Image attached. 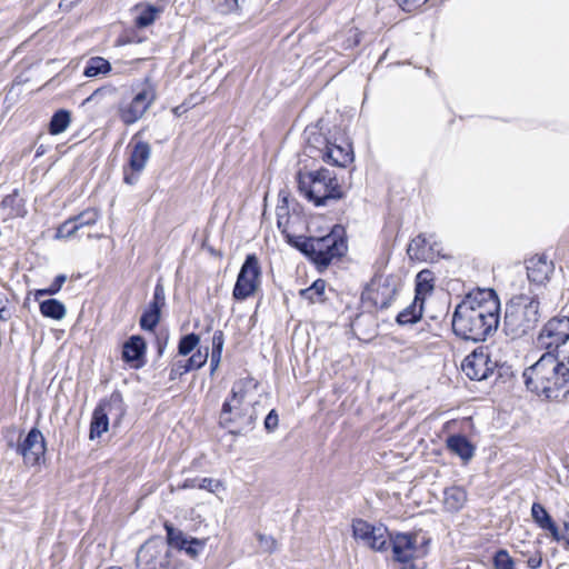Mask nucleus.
Returning <instances> with one entry per match:
<instances>
[{
    "mask_svg": "<svg viewBox=\"0 0 569 569\" xmlns=\"http://www.w3.org/2000/svg\"><path fill=\"white\" fill-rule=\"evenodd\" d=\"M3 438L7 441L8 448L16 449L18 442H21L22 430H20L17 426H9L2 431Z\"/></svg>",
    "mask_w": 569,
    "mask_h": 569,
    "instance_id": "obj_39",
    "label": "nucleus"
},
{
    "mask_svg": "<svg viewBox=\"0 0 569 569\" xmlns=\"http://www.w3.org/2000/svg\"><path fill=\"white\" fill-rule=\"evenodd\" d=\"M403 11H412L425 4L428 0H395Z\"/></svg>",
    "mask_w": 569,
    "mask_h": 569,
    "instance_id": "obj_46",
    "label": "nucleus"
},
{
    "mask_svg": "<svg viewBox=\"0 0 569 569\" xmlns=\"http://www.w3.org/2000/svg\"><path fill=\"white\" fill-rule=\"evenodd\" d=\"M531 516L535 522L545 531H548L551 539H558V529L559 527L552 520L546 508L535 502L531 507Z\"/></svg>",
    "mask_w": 569,
    "mask_h": 569,
    "instance_id": "obj_21",
    "label": "nucleus"
},
{
    "mask_svg": "<svg viewBox=\"0 0 569 569\" xmlns=\"http://www.w3.org/2000/svg\"><path fill=\"white\" fill-rule=\"evenodd\" d=\"M40 312L47 318L61 320L66 317L67 309L59 300L48 299L40 303Z\"/></svg>",
    "mask_w": 569,
    "mask_h": 569,
    "instance_id": "obj_28",
    "label": "nucleus"
},
{
    "mask_svg": "<svg viewBox=\"0 0 569 569\" xmlns=\"http://www.w3.org/2000/svg\"><path fill=\"white\" fill-rule=\"evenodd\" d=\"M432 238L433 236L427 238L425 234L413 238L407 249L409 258L417 261H432L436 259L440 254V249L437 241H431Z\"/></svg>",
    "mask_w": 569,
    "mask_h": 569,
    "instance_id": "obj_18",
    "label": "nucleus"
},
{
    "mask_svg": "<svg viewBox=\"0 0 569 569\" xmlns=\"http://www.w3.org/2000/svg\"><path fill=\"white\" fill-rule=\"evenodd\" d=\"M114 90L113 89H106V88H100V89H97L96 91L92 92L91 96H89L87 98V102H99L100 99L107 93V92H110L112 93Z\"/></svg>",
    "mask_w": 569,
    "mask_h": 569,
    "instance_id": "obj_48",
    "label": "nucleus"
},
{
    "mask_svg": "<svg viewBox=\"0 0 569 569\" xmlns=\"http://www.w3.org/2000/svg\"><path fill=\"white\" fill-rule=\"evenodd\" d=\"M277 224L278 228L281 230L282 233H284L289 240L290 243H293L295 241L288 233V223H289V216H288V209L286 207H279L277 210Z\"/></svg>",
    "mask_w": 569,
    "mask_h": 569,
    "instance_id": "obj_42",
    "label": "nucleus"
},
{
    "mask_svg": "<svg viewBox=\"0 0 569 569\" xmlns=\"http://www.w3.org/2000/svg\"><path fill=\"white\" fill-rule=\"evenodd\" d=\"M495 365L491 362L489 355L479 348L468 355L462 363L461 369L471 380H486L493 372Z\"/></svg>",
    "mask_w": 569,
    "mask_h": 569,
    "instance_id": "obj_14",
    "label": "nucleus"
},
{
    "mask_svg": "<svg viewBox=\"0 0 569 569\" xmlns=\"http://www.w3.org/2000/svg\"><path fill=\"white\" fill-rule=\"evenodd\" d=\"M321 157L326 162L338 167H346L353 161V151L349 143L342 147L327 142L325 150L321 151Z\"/></svg>",
    "mask_w": 569,
    "mask_h": 569,
    "instance_id": "obj_20",
    "label": "nucleus"
},
{
    "mask_svg": "<svg viewBox=\"0 0 569 569\" xmlns=\"http://www.w3.org/2000/svg\"><path fill=\"white\" fill-rule=\"evenodd\" d=\"M542 563V557L539 551H536L533 556L529 557L527 560V566L530 569H538Z\"/></svg>",
    "mask_w": 569,
    "mask_h": 569,
    "instance_id": "obj_49",
    "label": "nucleus"
},
{
    "mask_svg": "<svg viewBox=\"0 0 569 569\" xmlns=\"http://www.w3.org/2000/svg\"><path fill=\"white\" fill-rule=\"evenodd\" d=\"M71 122V113L68 110L61 109L53 113L50 123L49 132L51 134H60L69 127Z\"/></svg>",
    "mask_w": 569,
    "mask_h": 569,
    "instance_id": "obj_31",
    "label": "nucleus"
},
{
    "mask_svg": "<svg viewBox=\"0 0 569 569\" xmlns=\"http://www.w3.org/2000/svg\"><path fill=\"white\" fill-rule=\"evenodd\" d=\"M257 539L262 552L272 553L277 549V541L272 536L257 533Z\"/></svg>",
    "mask_w": 569,
    "mask_h": 569,
    "instance_id": "obj_43",
    "label": "nucleus"
},
{
    "mask_svg": "<svg viewBox=\"0 0 569 569\" xmlns=\"http://www.w3.org/2000/svg\"><path fill=\"white\" fill-rule=\"evenodd\" d=\"M539 318L538 299L530 295H517L506 307L505 332L512 339L520 338L536 327Z\"/></svg>",
    "mask_w": 569,
    "mask_h": 569,
    "instance_id": "obj_5",
    "label": "nucleus"
},
{
    "mask_svg": "<svg viewBox=\"0 0 569 569\" xmlns=\"http://www.w3.org/2000/svg\"><path fill=\"white\" fill-rule=\"evenodd\" d=\"M552 540L562 543L563 549L569 551V521H563L562 529H558V539Z\"/></svg>",
    "mask_w": 569,
    "mask_h": 569,
    "instance_id": "obj_44",
    "label": "nucleus"
},
{
    "mask_svg": "<svg viewBox=\"0 0 569 569\" xmlns=\"http://www.w3.org/2000/svg\"><path fill=\"white\" fill-rule=\"evenodd\" d=\"M208 356H209L208 349H206L204 351L199 349L183 365L178 366L179 368L182 369L180 375L183 373V372H188V371H191V370L199 369L202 366H204V363L208 360Z\"/></svg>",
    "mask_w": 569,
    "mask_h": 569,
    "instance_id": "obj_35",
    "label": "nucleus"
},
{
    "mask_svg": "<svg viewBox=\"0 0 569 569\" xmlns=\"http://www.w3.org/2000/svg\"><path fill=\"white\" fill-rule=\"evenodd\" d=\"M352 535L356 540L375 551L387 550L389 532L381 525L375 526L362 519L352 521Z\"/></svg>",
    "mask_w": 569,
    "mask_h": 569,
    "instance_id": "obj_11",
    "label": "nucleus"
},
{
    "mask_svg": "<svg viewBox=\"0 0 569 569\" xmlns=\"http://www.w3.org/2000/svg\"><path fill=\"white\" fill-rule=\"evenodd\" d=\"M256 387L250 379H240L231 388L230 398L226 399L220 412V425L229 428L231 433L240 435L252 429L257 419L246 407L249 389Z\"/></svg>",
    "mask_w": 569,
    "mask_h": 569,
    "instance_id": "obj_3",
    "label": "nucleus"
},
{
    "mask_svg": "<svg viewBox=\"0 0 569 569\" xmlns=\"http://www.w3.org/2000/svg\"><path fill=\"white\" fill-rule=\"evenodd\" d=\"M144 339L140 336H132L123 345L122 359L126 362L139 361L144 356Z\"/></svg>",
    "mask_w": 569,
    "mask_h": 569,
    "instance_id": "obj_23",
    "label": "nucleus"
},
{
    "mask_svg": "<svg viewBox=\"0 0 569 569\" xmlns=\"http://www.w3.org/2000/svg\"><path fill=\"white\" fill-rule=\"evenodd\" d=\"M166 305V291L163 284L158 281L154 290L152 300L149 302L147 309L143 311L140 318V327L147 331H153L158 326L161 317V309Z\"/></svg>",
    "mask_w": 569,
    "mask_h": 569,
    "instance_id": "obj_16",
    "label": "nucleus"
},
{
    "mask_svg": "<svg viewBox=\"0 0 569 569\" xmlns=\"http://www.w3.org/2000/svg\"><path fill=\"white\" fill-rule=\"evenodd\" d=\"M198 481H199V479H187L182 483L181 488H183V489L198 488Z\"/></svg>",
    "mask_w": 569,
    "mask_h": 569,
    "instance_id": "obj_51",
    "label": "nucleus"
},
{
    "mask_svg": "<svg viewBox=\"0 0 569 569\" xmlns=\"http://www.w3.org/2000/svg\"><path fill=\"white\" fill-rule=\"evenodd\" d=\"M13 199V196H8L3 199L2 203L3 204H7L9 201H11Z\"/></svg>",
    "mask_w": 569,
    "mask_h": 569,
    "instance_id": "obj_54",
    "label": "nucleus"
},
{
    "mask_svg": "<svg viewBox=\"0 0 569 569\" xmlns=\"http://www.w3.org/2000/svg\"><path fill=\"white\" fill-rule=\"evenodd\" d=\"M224 345V336L221 330L214 331L212 336V351H211V375L217 370L221 361L222 350Z\"/></svg>",
    "mask_w": 569,
    "mask_h": 569,
    "instance_id": "obj_33",
    "label": "nucleus"
},
{
    "mask_svg": "<svg viewBox=\"0 0 569 569\" xmlns=\"http://www.w3.org/2000/svg\"><path fill=\"white\" fill-rule=\"evenodd\" d=\"M298 188L301 194L315 206H327L331 200H340L345 192L336 174L326 168L298 174Z\"/></svg>",
    "mask_w": 569,
    "mask_h": 569,
    "instance_id": "obj_4",
    "label": "nucleus"
},
{
    "mask_svg": "<svg viewBox=\"0 0 569 569\" xmlns=\"http://www.w3.org/2000/svg\"><path fill=\"white\" fill-rule=\"evenodd\" d=\"M396 291V288L390 283L380 284L373 292L372 300L380 309H386L391 305Z\"/></svg>",
    "mask_w": 569,
    "mask_h": 569,
    "instance_id": "obj_30",
    "label": "nucleus"
},
{
    "mask_svg": "<svg viewBox=\"0 0 569 569\" xmlns=\"http://www.w3.org/2000/svg\"><path fill=\"white\" fill-rule=\"evenodd\" d=\"M111 71V64L102 57L90 58L84 67L83 74L93 78L99 74H107Z\"/></svg>",
    "mask_w": 569,
    "mask_h": 569,
    "instance_id": "obj_29",
    "label": "nucleus"
},
{
    "mask_svg": "<svg viewBox=\"0 0 569 569\" xmlns=\"http://www.w3.org/2000/svg\"><path fill=\"white\" fill-rule=\"evenodd\" d=\"M159 10L154 7H148L137 18L136 23L138 27H148L154 22Z\"/></svg>",
    "mask_w": 569,
    "mask_h": 569,
    "instance_id": "obj_41",
    "label": "nucleus"
},
{
    "mask_svg": "<svg viewBox=\"0 0 569 569\" xmlns=\"http://www.w3.org/2000/svg\"><path fill=\"white\" fill-rule=\"evenodd\" d=\"M71 1L69 0H61L60 8H68L70 6Z\"/></svg>",
    "mask_w": 569,
    "mask_h": 569,
    "instance_id": "obj_53",
    "label": "nucleus"
},
{
    "mask_svg": "<svg viewBox=\"0 0 569 569\" xmlns=\"http://www.w3.org/2000/svg\"><path fill=\"white\" fill-rule=\"evenodd\" d=\"M433 289L432 272L429 270H421L416 279V299L423 302V296L430 293Z\"/></svg>",
    "mask_w": 569,
    "mask_h": 569,
    "instance_id": "obj_32",
    "label": "nucleus"
},
{
    "mask_svg": "<svg viewBox=\"0 0 569 569\" xmlns=\"http://www.w3.org/2000/svg\"><path fill=\"white\" fill-rule=\"evenodd\" d=\"M500 322V300L493 289H478L468 293L452 316L453 332L475 342L492 336Z\"/></svg>",
    "mask_w": 569,
    "mask_h": 569,
    "instance_id": "obj_1",
    "label": "nucleus"
},
{
    "mask_svg": "<svg viewBox=\"0 0 569 569\" xmlns=\"http://www.w3.org/2000/svg\"><path fill=\"white\" fill-rule=\"evenodd\" d=\"M325 291L326 281L318 279L310 287L301 289L299 291V296L309 303H321L326 300Z\"/></svg>",
    "mask_w": 569,
    "mask_h": 569,
    "instance_id": "obj_25",
    "label": "nucleus"
},
{
    "mask_svg": "<svg viewBox=\"0 0 569 569\" xmlns=\"http://www.w3.org/2000/svg\"><path fill=\"white\" fill-rule=\"evenodd\" d=\"M107 569H122V568H121V567H116V566H113V567H109V568H107Z\"/></svg>",
    "mask_w": 569,
    "mask_h": 569,
    "instance_id": "obj_56",
    "label": "nucleus"
},
{
    "mask_svg": "<svg viewBox=\"0 0 569 569\" xmlns=\"http://www.w3.org/2000/svg\"><path fill=\"white\" fill-rule=\"evenodd\" d=\"M527 388L550 400H561L569 395V359H559L552 351L523 371Z\"/></svg>",
    "mask_w": 569,
    "mask_h": 569,
    "instance_id": "obj_2",
    "label": "nucleus"
},
{
    "mask_svg": "<svg viewBox=\"0 0 569 569\" xmlns=\"http://www.w3.org/2000/svg\"><path fill=\"white\" fill-rule=\"evenodd\" d=\"M200 338L196 333H189L183 336L178 346V351L181 356L189 355L199 343Z\"/></svg>",
    "mask_w": 569,
    "mask_h": 569,
    "instance_id": "obj_37",
    "label": "nucleus"
},
{
    "mask_svg": "<svg viewBox=\"0 0 569 569\" xmlns=\"http://www.w3.org/2000/svg\"><path fill=\"white\" fill-rule=\"evenodd\" d=\"M23 462L28 466H36L46 452V440L42 432L38 428H32L21 442L16 446Z\"/></svg>",
    "mask_w": 569,
    "mask_h": 569,
    "instance_id": "obj_13",
    "label": "nucleus"
},
{
    "mask_svg": "<svg viewBox=\"0 0 569 569\" xmlns=\"http://www.w3.org/2000/svg\"><path fill=\"white\" fill-rule=\"evenodd\" d=\"M66 280H67L66 274H58L48 288L37 290L36 298H39L44 295L52 296V295L58 293L60 291L61 287L63 286V283L66 282Z\"/></svg>",
    "mask_w": 569,
    "mask_h": 569,
    "instance_id": "obj_40",
    "label": "nucleus"
},
{
    "mask_svg": "<svg viewBox=\"0 0 569 569\" xmlns=\"http://www.w3.org/2000/svg\"><path fill=\"white\" fill-rule=\"evenodd\" d=\"M467 501V493L463 488L453 486L447 488L443 492V505L450 512L459 511Z\"/></svg>",
    "mask_w": 569,
    "mask_h": 569,
    "instance_id": "obj_24",
    "label": "nucleus"
},
{
    "mask_svg": "<svg viewBox=\"0 0 569 569\" xmlns=\"http://www.w3.org/2000/svg\"><path fill=\"white\" fill-rule=\"evenodd\" d=\"M422 305L423 302L415 298L407 308L398 313L397 322L402 326L416 323L422 316Z\"/></svg>",
    "mask_w": 569,
    "mask_h": 569,
    "instance_id": "obj_27",
    "label": "nucleus"
},
{
    "mask_svg": "<svg viewBox=\"0 0 569 569\" xmlns=\"http://www.w3.org/2000/svg\"><path fill=\"white\" fill-rule=\"evenodd\" d=\"M226 11H232L238 8V0H224Z\"/></svg>",
    "mask_w": 569,
    "mask_h": 569,
    "instance_id": "obj_52",
    "label": "nucleus"
},
{
    "mask_svg": "<svg viewBox=\"0 0 569 569\" xmlns=\"http://www.w3.org/2000/svg\"><path fill=\"white\" fill-rule=\"evenodd\" d=\"M168 545L183 550L190 558L196 559L206 547V539L189 538L184 532L166 522Z\"/></svg>",
    "mask_w": 569,
    "mask_h": 569,
    "instance_id": "obj_15",
    "label": "nucleus"
},
{
    "mask_svg": "<svg viewBox=\"0 0 569 569\" xmlns=\"http://www.w3.org/2000/svg\"><path fill=\"white\" fill-rule=\"evenodd\" d=\"M219 487H221V482L212 478H202L198 481V488L209 492H216Z\"/></svg>",
    "mask_w": 569,
    "mask_h": 569,
    "instance_id": "obj_45",
    "label": "nucleus"
},
{
    "mask_svg": "<svg viewBox=\"0 0 569 569\" xmlns=\"http://www.w3.org/2000/svg\"><path fill=\"white\" fill-rule=\"evenodd\" d=\"M7 298L3 296L2 301L0 303V320L7 321L11 318V311L7 308Z\"/></svg>",
    "mask_w": 569,
    "mask_h": 569,
    "instance_id": "obj_50",
    "label": "nucleus"
},
{
    "mask_svg": "<svg viewBox=\"0 0 569 569\" xmlns=\"http://www.w3.org/2000/svg\"><path fill=\"white\" fill-rule=\"evenodd\" d=\"M569 340V317L551 318L541 329L537 343L540 348L558 349Z\"/></svg>",
    "mask_w": 569,
    "mask_h": 569,
    "instance_id": "obj_12",
    "label": "nucleus"
},
{
    "mask_svg": "<svg viewBox=\"0 0 569 569\" xmlns=\"http://www.w3.org/2000/svg\"><path fill=\"white\" fill-rule=\"evenodd\" d=\"M392 546L393 559L399 562H409L413 558L422 557L427 553L429 538L419 532L389 535Z\"/></svg>",
    "mask_w": 569,
    "mask_h": 569,
    "instance_id": "obj_8",
    "label": "nucleus"
},
{
    "mask_svg": "<svg viewBox=\"0 0 569 569\" xmlns=\"http://www.w3.org/2000/svg\"><path fill=\"white\" fill-rule=\"evenodd\" d=\"M78 227L76 224V221L73 217H70L68 220H66L63 223H61L56 232L57 239H70L74 237L78 232Z\"/></svg>",
    "mask_w": 569,
    "mask_h": 569,
    "instance_id": "obj_36",
    "label": "nucleus"
},
{
    "mask_svg": "<svg viewBox=\"0 0 569 569\" xmlns=\"http://www.w3.org/2000/svg\"><path fill=\"white\" fill-rule=\"evenodd\" d=\"M101 214L96 208H88L81 211L79 214L73 216L78 230L90 227L97 223Z\"/></svg>",
    "mask_w": 569,
    "mask_h": 569,
    "instance_id": "obj_34",
    "label": "nucleus"
},
{
    "mask_svg": "<svg viewBox=\"0 0 569 569\" xmlns=\"http://www.w3.org/2000/svg\"><path fill=\"white\" fill-rule=\"evenodd\" d=\"M448 449L455 455L459 456L462 460L468 461L475 455V447L462 435H452L447 439Z\"/></svg>",
    "mask_w": 569,
    "mask_h": 569,
    "instance_id": "obj_22",
    "label": "nucleus"
},
{
    "mask_svg": "<svg viewBox=\"0 0 569 569\" xmlns=\"http://www.w3.org/2000/svg\"><path fill=\"white\" fill-rule=\"evenodd\" d=\"M279 418L276 410H271L264 419V428L273 431L278 427Z\"/></svg>",
    "mask_w": 569,
    "mask_h": 569,
    "instance_id": "obj_47",
    "label": "nucleus"
},
{
    "mask_svg": "<svg viewBox=\"0 0 569 569\" xmlns=\"http://www.w3.org/2000/svg\"><path fill=\"white\" fill-rule=\"evenodd\" d=\"M157 99L156 84L146 78L138 87L137 92L128 102H121L118 107V116L126 126L138 122Z\"/></svg>",
    "mask_w": 569,
    "mask_h": 569,
    "instance_id": "obj_7",
    "label": "nucleus"
},
{
    "mask_svg": "<svg viewBox=\"0 0 569 569\" xmlns=\"http://www.w3.org/2000/svg\"><path fill=\"white\" fill-rule=\"evenodd\" d=\"M109 419L104 408L102 406H98L92 416V421L90 425V438H99L103 432L108 430Z\"/></svg>",
    "mask_w": 569,
    "mask_h": 569,
    "instance_id": "obj_26",
    "label": "nucleus"
},
{
    "mask_svg": "<svg viewBox=\"0 0 569 569\" xmlns=\"http://www.w3.org/2000/svg\"><path fill=\"white\" fill-rule=\"evenodd\" d=\"M261 283V268L254 254H248L237 277L232 297L243 301L252 297Z\"/></svg>",
    "mask_w": 569,
    "mask_h": 569,
    "instance_id": "obj_9",
    "label": "nucleus"
},
{
    "mask_svg": "<svg viewBox=\"0 0 569 569\" xmlns=\"http://www.w3.org/2000/svg\"><path fill=\"white\" fill-rule=\"evenodd\" d=\"M151 156V147L146 141H137L133 144L132 151L130 153V160H129V167L131 169V172L128 173L124 172V182L127 184H134L137 183L139 179L140 172L143 171V169L147 166L148 160Z\"/></svg>",
    "mask_w": 569,
    "mask_h": 569,
    "instance_id": "obj_17",
    "label": "nucleus"
},
{
    "mask_svg": "<svg viewBox=\"0 0 569 569\" xmlns=\"http://www.w3.org/2000/svg\"><path fill=\"white\" fill-rule=\"evenodd\" d=\"M553 270V264L543 256H535L527 261V276L530 282L542 284Z\"/></svg>",
    "mask_w": 569,
    "mask_h": 569,
    "instance_id": "obj_19",
    "label": "nucleus"
},
{
    "mask_svg": "<svg viewBox=\"0 0 569 569\" xmlns=\"http://www.w3.org/2000/svg\"><path fill=\"white\" fill-rule=\"evenodd\" d=\"M342 233V228L335 227L322 237H299L295 240L293 246L316 264L327 267L335 258L343 256L347 250Z\"/></svg>",
    "mask_w": 569,
    "mask_h": 569,
    "instance_id": "obj_6",
    "label": "nucleus"
},
{
    "mask_svg": "<svg viewBox=\"0 0 569 569\" xmlns=\"http://www.w3.org/2000/svg\"><path fill=\"white\" fill-rule=\"evenodd\" d=\"M170 550L159 538L146 541L139 549L136 562L139 569H169Z\"/></svg>",
    "mask_w": 569,
    "mask_h": 569,
    "instance_id": "obj_10",
    "label": "nucleus"
},
{
    "mask_svg": "<svg viewBox=\"0 0 569 569\" xmlns=\"http://www.w3.org/2000/svg\"><path fill=\"white\" fill-rule=\"evenodd\" d=\"M495 569H516L515 561L505 549L498 550L493 556Z\"/></svg>",
    "mask_w": 569,
    "mask_h": 569,
    "instance_id": "obj_38",
    "label": "nucleus"
},
{
    "mask_svg": "<svg viewBox=\"0 0 569 569\" xmlns=\"http://www.w3.org/2000/svg\"><path fill=\"white\" fill-rule=\"evenodd\" d=\"M179 109H180V108L178 107V108H176V109L173 110V112H174L176 114H178V116L180 114V110H179Z\"/></svg>",
    "mask_w": 569,
    "mask_h": 569,
    "instance_id": "obj_55",
    "label": "nucleus"
}]
</instances>
